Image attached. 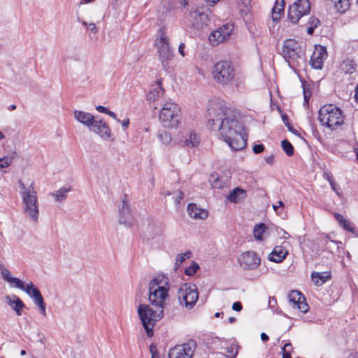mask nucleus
<instances>
[{"label":"nucleus","mask_w":358,"mask_h":358,"mask_svg":"<svg viewBox=\"0 0 358 358\" xmlns=\"http://www.w3.org/2000/svg\"><path fill=\"white\" fill-rule=\"evenodd\" d=\"M170 289L168 277L163 275L155 276L148 284V301L152 306L164 308Z\"/></svg>","instance_id":"3"},{"label":"nucleus","mask_w":358,"mask_h":358,"mask_svg":"<svg viewBox=\"0 0 358 358\" xmlns=\"http://www.w3.org/2000/svg\"><path fill=\"white\" fill-rule=\"evenodd\" d=\"M188 215L193 219L205 220L208 217V213L206 210L200 208L194 203H189L187 206Z\"/></svg>","instance_id":"25"},{"label":"nucleus","mask_w":358,"mask_h":358,"mask_svg":"<svg viewBox=\"0 0 358 358\" xmlns=\"http://www.w3.org/2000/svg\"><path fill=\"white\" fill-rule=\"evenodd\" d=\"M74 117L78 122L85 125L88 129L96 118L91 113L82 110H75Z\"/></svg>","instance_id":"24"},{"label":"nucleus","mask_w":358,"mask_h":358,"mask_svg":"<svg viewBox=\"0 0 358 358\" xmlns=\"http://www.w3.org/2000/svg\"><path fill=\"white\" fill-rule=\"evenodd\" d=\"M199 293L194 284L184 283L178 290V297L181 306L192 308L198 300Z\"/></svg>","instance_id":"10"},{"label":"nucleus","mask_w":358,"mask_h":358,"mask_svg":"<svg viewBox=\"0 0 358 358\" xmlns=\"http://www.w3.org/2000/svg\"><path fill=\"white\" fill-rule=\"evenodd\" d=\"M173 195L176 203H179L183 198V193L181 191L173 192Z\"/></svg>","instance_id":"48"},{"label":"nucleus","mask_w":358,"mask_h":358,"mask_svg":"<svg viewBox=\"0 0 358 358\" xmlns=\"http://www.w3.org/2000/svg\"><path fill=\"white\" fill-rule=\"evenodd\" d=\"M281 145L285 152L288 156H292L294 154V148L292 145L286 139L282 141Z\"/></svg>","instance_id":"41"},{"label":"nucleus","mask_w":358,"mask_h":358,"mask_svg":"<svg viewBox=\"0 0 358 358\" xmlns=\"http://www.w3.org/2000/svg\"><path fill=\"white\" fill-rule=\"evenodd\" d=\"M340 225L343 228H344L345 230L349 231L352 233H354V231H355L354 227L351 225V223L346 219H345V220Z\"/></svg>","instance_id":"47"},{"label":"nucleus","mask_w":358,"mask_h":358,"mask_svg":"<svg viewBox=\"0 0 358 358\" xmlns=\"http://www.w3.org/2000/svg\"><path fill=\"white\" fill-rule=\"evenodd\" d=\"M327 57L326 48L324 46H316L311 56L310 63L315 69H322L323 62Z\"/></svg>","instance_id":"18"},{"label":"nucleus","mask_w":358,"mask_h":358,"mask_svg":"<svg viewBox=\"0 0 358 358\" xmlns=\"http://www.w3.org/2000/svg\"><path fill=\"white\" fill-rule=\"evenodd\" d=\"M289 302L294 308L299 309L301 313H306L308 310V306L303 294L297 291L292 290L288 295Z\"/></svg>","instance_id":"17"},{"label":"nucleus","mask_w":358,"mask_h":358,"mask_svg":"<svg viewBox=\"0 0 358 358\" xmlns=\"http://www.w3.org/2000/svg\"><path fill=\"white\" fill-rule=\"evenodd\" d=\"M150 353H151L152 355L153 354H155V355L157 354V347L155 345H151L150 346Z\"/></svg>","instance_id":"62"},{"label":"nucleus","mask_w":358,"mask_h":358,"mask_svg":"<svg viewBox=\"0 0 358 358\" xmlns=\"http://www.w3.org/2000/svg\"><path fill=\"white\" fill-rule=\"evenodd\" d=\"M278 235L279 236L280 238L287 240L290 237V235L282 229H279L278 230Z\"/></svg>","instance_id":"50"},{"label":"nucleus","mask_w":358,"mask_h":358,"mask_svg":"<svg viewBox=\"0 0 358 358\" xmlns=\"http://www.w3.org/2000/svg\"><path fill=\"white\" fill-rule=\"evenodd\" d=\"M188 24L192 27L200 30L207 27L210 19L208 15L201 9L190 11L186 16Z\"/></svg>","instance_id":"15"},{"label":"nucleus","mask_w":358,"mask_h":358,"mask_svg":"<svg viewBox=\"0 0 358 358\" xmlns=\"http://www.w3.org/2000/svg\"><path fill=\"white\" fill-rule=\"evenodd\" d=\"M106 114H108L113 119L116 120L117 122H120V120L117 119V115L114 112L108 110Z\"/></svg>","instance_id":"60"},{"label":"nucleus","mask_w":358,"mask_h":358,"mask_svg":"<svg viewBox=\"0 0 358 358\" xmlns=\"http://www.w3.org/2000/svg\"><path fill=\"white\" fill-rule=\"evenodd\" d=\"M20 194L23 204L24 213L33 222H37L39 217V208L37 192L34 182L26 186L22 181H18Z\"/></svg>","instance_id":"2"},{"label":"nucleus","mask_w":358,"mask_h":358,"mask_svg":"<svg viewBox=\"0 0 358 358\" xmlns=\"http://www.w3.org/2000/svg\"><path fill=\"white\" fill-rule=\"evenodd\" d=\"M27 294L34 300V303L39 308L42 315L46 316L45 303L43 298L38 289H27Z\"/></svg>","instance_id":"21"},{"label":"nucleus","mask_w":358,"mask_h":358,"mask_svg":"<svg viewBox=\"0 0 358 358\" xmlns=\"http://www.w3.org/2000/svg\"><path fill=\"white\" fill-rule=\"evenodd\" d=\"M96 109L100 112V113H105L106 114L108 111V110L107 109V108H106L105 106H99L96 108Z\"/></svg>","instance_id":"58"},{"label":"nucleus","mask_w":358,"mask_h":358,"mask_svg":"<svg viewBox=\"0 0 358 358\" xmlns=\"http://www.w3.org/2000/svg\"><path fill=\"white\" fill-rule=\"evenodd\" d=\"M264 146L263 144L255 145L252 148L253 152L255 154H259V153L262 152L264 151Z\"/></svg>","instance_id":"51"},{"label":"nucleus","mask_w":358,"mask_h":358,"mask_svg":"<svg viewBox=\"0 0 358 358\" xmlns=\"http://www.w3.org/2000/svg\"><path fill=\"white\" fill-rule=\"evenodd\" d=\"M334 9L339 13H345L350 8L349 0H328Z\"/></svg>","instance_id":"31"},{"label":"nucleus","mask_w":358,"mask_h":358,"mask_svg":"<svg viewBox=\"0 0 358 358\" xmlns=\"http://www.w3.org/2000/svg\"><path fill=\"white\" fill-rule=\"evenodd\" d=\"M320 123L331 130L336 129L344 122L342 111L334 105H324L319 110Z\"/></svg>","instance_id":"7"},{"label":"nucleus","mask_w":358,"mask_h":358,"mask_svg":"<svg viewBox=\"0 0 358 358\" xmlns=\"http://www.w3.org/2000/svg\"><path fill=\"white\" fill-rule=\"evenodd\" d=\"M277 303L276 299L274 297H269L268 305L273 307Z\"/></svg>","instance_id":"59"},{"label":"nucleus","mask_w":358,"mask_h":358,"mask_svg":"<svg viewBox=\"0 0 358 358\" xmlns=\"http://www.w3.org/2000/svg\"><path fill=\"white\" fill-rule=\"evenodd\" d=\"M214 80L222 86L232 85L237 81L234 65L227 61L217 62L212 70Z\"/></svg>","instance_id":"6"},{"label":"nucleus","mask_w":358,"mask_h":358,"mask_svg":"<svg viewBox=\"0 0 358 358\" xmlns=\"http://www.w3.org/2000/svg\"><path fill=\"white\" fill-rule=\"evenodd\" d=\"M234 27L231 23H226L213 31L209 36V41L213 45H217L228 40L234 31Z\"/></svg>","instance_id":"14"},{"label":"nucleus","mask_w":358,"mask_h":358,"mask_svg":"<svg viewBox=\"0 0 358 358\" xmlns=\"http://www.w3.org/2000/svg\"><path fill=\"white\" fill-rule=\"evenodd\" d=\"M200 138L196 133L191 131L183 137L179 142L180 145L184 148H192L199 145Z\"/></svg>","instance_id":"23"},{"label":"nucleus","mask_w":358,"mask_h":358,"mask_svg":"<svg viewBox=\"0 0 358 358\" xmlns=\"http://www.w3.org/2000/svg\"><path fill=\"white\" fill-rule=\"evenodd\" d=\"M148 304H141L138 307V314L148 337L153 336V327L155 323L164 315V308Z\"/></svg>","instance_id":"5"},{"label":"nucleus","mask_w":358,"mask_h":358,"mask_svg":"<svg viewBox=\"0 0 358 358\" xmlns=\"http://www.w3.org/2000/svg\"><path fill=\"white\" fill-rule=\"evenodd\" d=\"M70 189L69 188H61L55 193H51V195L55 198L56 201H62L67 196V194L69 192Z\"/></svg>","instance_id":"40"},{"label":"nucleus","mask_w":358,"mask_h":358,"mask_svg":"<svg viewBox=\"0 0 358 358\" xmlns=\"http://www.w3.org/2000/svg\"><path fill=\"white\" fill-rule=\"evenodd\" d=\"M185 44L183 43H181L178 46V52L182 57L185 56Z\"/></svg>","instance_id":"54"},{"label":"nucleus","mask_w":358,"mask_h":358,"mask_svg":"<svg viewBox=\"0 0 358 358\" xmlns=\"http://www.w3.org/2000/svg\"><path fill=\"white\" fill-rule=\"evenodd\" d=\"M158 119L164 128L176 129L181 120V110L179 106L171 99L162 104L158 113Z\"/></svg>","instance_id":"4"},{"label":"nucleus","mask_w":358,"mask_h":358,"mask_svg":"<svg viewBox=\"0 0 358 358\" xmlns=\"http://www.w3.org/2000/svg\"><path fill=\"white\" fill-rule=\"evenodd\" d=\"M338 243H341V242L330 240L327 236H322L320 238V244L324 247V250L331 253H333V250L335 248H338L337 245Z\"/></svg>","instance_id":"33"},{"label":"nucleus","mask_w":358,"mask_h":358,"mask_svg":"<svg viewBox=\"0 0 358 358\" xmlns=\"http://www.w3.org/2000/svg\"><path fill=\"white\" fill-rule=\"evenodd\" d=\"M238 262L244 270H255L261 264V258L255 251H246L242 252L238 257Z\"/></svg>","instance_id":"13"},{"label":"nucleus","mask_w":358,"mask_h":358,"mask_svg":"<svg viewBox=\"0 0 358 358\" xmlns=\"http://www.w3.org/2000/svg\"><path fill=\"white\" fill-rule=\"evenodd\" d=\"M242 304L239 301H236L233 303L232 305V309L235 311H241L242 310Z\"/></svg>","instance_id":"53"},{"label":"nucleus","mask_w":358,"mask_h":358,"mask_svg":"<svg viewBox=\"0 0 358 358\" xmlns=\"http://www.w3.org/2000/svg\"><path fill=\"white\" fill-rule=\"evenodd\" d=\"M191 257V252H185V253H180L178 255V256L176 258V266H179L180 264H182L186 259Z\"/></svg>","instance_id":"42"},{"label":"nucleus","mask_w":358,"mask_h":358,"mask_svg":"<svg viewBox=\"0 0 358 358\" xmlns=\"http://www.w3.org/2000/svg\"><path fill=\"white\" fill-rule=\"evenodd\" d=\"M148 232L152 238L160 237L163 234V227L160 222H152L148 225Z\"/></svg>","instance_id":"32"},{"label":"nucleus","mask_w":358,"mask_h":358,"mask_svg":"<svg viewBox=\"0 0 358 358\" xmlns=\"http://www.w3.org/2000/svg\"><path fill=\"white\" fill-rule=\"evenodd\" d=\"M209 181L213 188L222 189L228 185L229 180L227 176H220L217 173H213L210 176Z\"/></svg>","instance_id":"28"},{"label":"nucleus","mask_w":358,"mask_h":358,"mask_svg":"<svg viewBox=\"0 0 358 358\" xmlns=\"http://www.w3.org/2000/svg\"><path fill=\"white\" fill-rule=\"evenodd\" d=\"M157 138L162 144L166 145H169L172 141L171 134L166 131H159Z\"/></svg>","instance_id":"38"},{"label":"nucleus","mask_w":358,"mask_h":358,"mask_svg":"<svg viewBox=\"0 0 358 358\" xmlns=\"http://www.w3.org/2000/svg\"><path fill=\"white\" fill-rule=\"evenodd\" d=\"M282 120L286 126H287V124H289L288 117L286 115H282Z\"/></svg>","instance_id":"64"},{"label":"nucleus","mask_w":358,"mask_h":358,"mask_svg":"<svg viewBox=\"0 0 358 358\" xmlns=\"http://www.w3.org/2000/svg\"><path fill=\"white\" fill-rule=\"evenodd\" d=\"M196 343L194 341L190 340L182 345H178L170 349L169 352V358H192Z\"/></svg>","instance_id":"12"},{"label":"nucleus","mask_w":358,"mask_h":358,"mask_svg":"<svg viewBox=\"0 0 358 358\" xmlns=\"http://www.w3.org/2000/svg\"><path fill=\"white\" fill-rule=\"evenodd\" d=\"M285 9V1L276 0L273 8H272V19L273 21H278L280 18L281 13Z\"/></svg>","instance_id":"34"},{"label":"nucleus","mask_w":358,"mask_h":358,"mask_svg":"<svg viewBox=\"0 0 358 358\" xmlns=\"http://www.w3.org/2000/svg\"><path fill=\"white\" fill-rule=\"evenodd\" d=\"M199 268V266H198V264H194L185 269V273L187 275H193L194 273H196Z\"/></svg>","instance_id":"46"},{"label":"nucleus","mask_w":358,"mask_h":358,"mask_svg":"<svg viewBox=\"0 0 358 358\" xmlns=\"http://www.w3.org/2000/svg\"><path fill=\"white\" fill-rule=\"evenodd\" d=\"M288 250L282 245H276L268 255V259L275 263H281L287 256Z\"/></svg>","instance_id":"22"},{"label":"nucleus","mask_w":358,"mask_h":358,"mask_svg":"<svg viewBox=\"0 0 358 358\" xmlns=\"http://www.w3.org/2000/svg\"><path fill=\"white\" fill-rule=\"evenodd\" d=\"M10 285H14V286L20 289H22L24 291L27 293V289H37L32 282H30L28 283L26 286H24V282L20 280V279L13 277L12 278H10V281L8 282Z\"/></svg>","instance_id":"35"},{"label":"nucleus","mask_w":358,"mask_h":358,"mask_svg":"<svg viewBox=\"0 0 358 358\" xmlns=\"http://www.w3.org/2000/svg\"><path fill=\"white\" fill-rule=\"evenodd\" d=\"M122 126L124 129H127L129 124V120L125 119L123 121L121 122Z\"/></svg>","instance_id":"61"},{"label":"nucleus","mask_w":358,"mask_h":358,"mask_svg":"<svg viewBox=\"0 0 358 358\" xmlns=\"http://www.w3.org/2000/svg\"><path fill=\"white\" fill-rule=\"evenodd\" d=\"M288 130L292 132V134L296 135V136H299L300 134L298 132V131L296 129H295L290 124H287V126Z\"/></svg>","instance_id":"57"},{"label":"nucleus","mask_w":358,"mask_h":358,"mask_svg":"<svg viewBox=\"0 0 358 358\" xmlns=\"http://www.w3.org/2000/svg\"><path fill=\"white\" fill-rule=\"evenodd\" d=\"M89 129L90 131L96 134L104 140H109L112 136L110 127L106 122L102 120L95 118Z\"/></svg>","instance_id":"16"},{"label":"nucleus","mask_w":358,"mask_h":358,"mask_svg":"<svg viewBox=\"0 0 358 358\" xmlns=\"http://www.w3.org/2000/svg\"><path fill=\"white\" fill-rule=\"evenodd\" d=\"M334 217L336 218V220L338 221V222L340 224H341V223L345 220L344 217L339 213H335L334 214Z\"/></svg>","instance_id":"55"},{"label":"nucleus","mask_w":358,"mask_h":358,"mask_svg":"<svg viewBox=\"0 0 358 358\" xmlns=\"http://www.w3.org/2000/svg\"><path fill=\"white\" fill-rule=\"evenodd\" d=\"M247 197V192L240 187L234 188L228 195L227 199L232 203H238L242 202Z\"/></svg>","instance_id":"26"},{"label":"nucleus","mask_w":358,"mask_h":358,"mask_svg":"<svg viewBox=\"0 0 358 358\" xmlns=\"http://www.w3.org/2000/svg\"><path fill=\"white\" fill-rule=\"evenodd\" d=\"M265 161L268 164H273L274 161V157L273 155H270L265 159Z\"/></svg>","instance_id":"63"},{"label":"nucleus","mask_w":358,"mask_h":358,"mask_svg":"<svg viewBox=\"0 0 358 358\" xmlns=\"http://www.w3.org/2000/svg\"><path fill=\"white\" fill-rule=\"evenodd\" d=\"M6 303L15 311L17 315H22V310L24 306L23 301L17 296H7L6 297Z\"/></svg>","instance_id":"27"},{"label":"nucleus","mask_w":358,"mask_h":358,"mask_svg":"<svg viewBox=\"0 0 358 358\" xmlns=\"http://www.w3.org/2000/svg\"><path fill=\"white\" fill-rule=\"evenodd\" d=\"M282 55L290 66L294 67L304 62V53L300 44L294 39H287L282 45Z\"/></svg>","instance_id":"8"},{"label":"nucleus","mask_w":358,"mask_h":358,"mask_svg":"<svg viewBox=\"0 0 358 358\" xmlns=\"http://www.w3.org/2000/svg\"><path fill=\"white\" fill-rule=\"evenodd\" d=\"M155 45L162 66L166 71H168L169 68V61L173 57V52L171 48L165 31L162 29L158 32L157 37L155 40Z\"/></svg>","instance_id":"9"},{"label":"nucleus","mask_w":358,"mask_h":358,"mask_svg":"<svg viewBox=\"0 0 358 358\" xmlns=\"http://www.w3.org/2000/svg\"><path fill=\"white\" fill-rule=\"evenodd\" d=\"M331 185V189L336 192V194L338 196H341V193L339 192L336 184L334 182V181H331V183H329Z\"/></svg>","instance_id":"56"},{"label":"nucleus","mask_w":358,"mask_h":358,"mask_svg":"<svg viewBox=\"0 0 358 358\" xmlns=\"http://www.w3.org/2000/svg\"><path fill=\"white\" fill-rule=\"evenodd\" d=\"M17 154L15 152L13 153V156L9 157L6 156L3 158H0V168H6L9 166L12 163V158L16 156Z\"/></svg>","instance_id":"43"},{"label":"nucleus","mask_w":358,"mask_h":358,"mask_svg":"<svg viewBox=\"0 0 358 358\" xmlns=\"http://www.w3.org/2000/svg\"><path fill=\"white\" fill-rule=\"evenodd\" d=\"M119 222L120 224H123L126 226L131 225L133 222L131 211L129 208L127 196L123 197L121 205L120 206Z\"/></svg>","instance_id":"20"},{"label":"nucleus","mask_w":358,"mask_h":358,"mask_svg":"<svg viewBox=\"0 0 358 358\" xmlns=\"http://www.w3.org/2000/svg\"><path fill=\"white\" fill-rule=\"evenodd\" d=\"M310 3L309 0H296L288 10V17L291 22L296 24L299 20L308 15L310 12Z\"/></svg>","instance_id":"11"},{"label":"nucleus","mask_w":358,"mask_h":358,"mask_svg":"<svg viewBox=\"0 0 358 358\" xmlns=\"http://www.w3.org/2000/svg\"><path fill=\"white\" fill-rule=\"evenodd\" d=\"M292 344L287 343L285 344L283 348H282V358H291V350H292Z\"/></svg>","instance_id":"44"},{"label":"nucleus","mask_w":358,"mask_h":358,"mask_svg":"<svg viewBox=\"0 0 358 358\" xmlns=\"http://www.w3.org/2000/svg\"><path fill=\"white\" fill-rule=\"evenodd\" d=\"M266 226L264 224H259L255 225L253 230V235L256 240L262 241L263 234L265 231Z\"/></svg>","instance_id":"39"},{"label":"nucleus","mask_w":358,"mask_h":358,"mask_svg":"<svg viewBox=\"0 0 358 358\" xmlns=\"http://www.w3.org/2000/svg\"><path fill=\"white\" fill-rule=\"evenodd\" d=\"M165 92L162 87V82L158 81L157 83L151 87L150 90L146 94V99L149 103H152L154 108L157 109L156 103L158 102L164 96Z\"/></svg>","instance_id":"19"},{"label":"nucleus","mask_w":358,"mask_h":358,"mask_svg":"<svg viewBox=\"0 0 358 358\" xmlns=\"http://www.w3.org/2000/svg\"><path fill=\"white\" fill-rule=\"evenodd\" d=\"M82 24L87 27L88 29L93 33H96L97 31L96 27L94 23L87 24L86 22H82Z\"/></svg>","instance_id":"52"},{"label":"nucleus","mask_w":358,"mask_h":358,"mask_svg":"<svg viewBox=\"0 0 358 358\" xmlns=\"http://www.w3.org/2000/svg\"><path fill=\"white\" fill-rule=\"evenodd\" d=\"M1 276L3 278V280L8 282L10 281V278H13L10 275V272L7 268H3L1 270Z\"/></svg>","instance_id":"49"},{"label":"nucleus","mask_w":358,"mask_h":358,"mask_svg":"<svg viewBox=\"0 0 358 358\" xmlns=\"http://www.w3.org/2000/svg\"><path fill=\"white\" fill-rule=\"evenodd\" d=\"M225 352L228 358H234L238 354L237 348L232 345L227 347Z\"/></svg>","instance_id":"45"},{"label":"nucleus","mask_w":358,"mask_h":358,"mask_svg":"<svg viewBox=\"0 0 358 358\" xmlns=\"http://www.w3.org/2000/svg\"><path fill=\"white\" fill-rule=\"evenodd\" d=\"M237 8L242 17H245L250 11L251 0H235Z\"/></svg>","instance_id":"29"},{"label":"nucleus","mask_w":358,"mask_h":358,"mask_svg":"<svg viewBox=\"0 0 358 358\" xmlns=\"http://www.w3.org/2000/svg\"><path fill=\"white\" fill-rule=\"evenodd\" d=\"M320 24V20L314 16L310 17L307 23L306 24L307 33L312 34L314 30Z\"/></svg>","instance_id":"37"},{"label":"nucleus","mask_w":358,"mask_h":358,"mask_svg":"<svg viewBox=\"0 0 358 358\" xmlns=\"http://www.w3.org/2000/svg\"><path fill=\"white\" fill-rule=\"evenodd\" d=\"M208 125L228 144L232 150L243 149L247 144L238 111L220 98L212 99L208 108Z\"/></svg>","instance_id":"1"},{"label":"nucleus","mask_w":358,"mask_h":358,"mask_svg":"<svg viewBox=\"0 0 358 358\" xmlns=\"http://www.w3.org/2000/svg\"><path fill=\"white\" fill-rule=\"evenodd\" d=\"M311 278L314 285L320 287L330 278V274L328 272H313L311 274Z\"/></svg>","instance_id":"30"},{"label":"nucleus","mask_w":358,"mask_h":358,"mask_svg":"<svg viewBox=\"0 0 358 358\" xmlns=\"http://www.w3.org/2000/svg\"><path fill=\"white\" fill-rule=\"evenodd\" d=\"M341 69L345 73L351 74L355 70V64L352 60L347 59L341 63Z\"/></svg>","instance_id":"36"}]
</instances>
